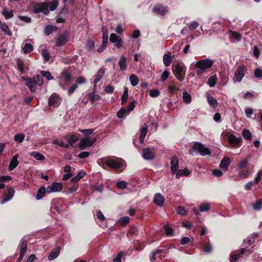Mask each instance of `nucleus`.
<instances>
[{
    "instance_id": "f257e3e1",
    "label": "nucleus",
    "mask_w": 262,
    "mask_h": 262,
    "mask_svg": "<svg viewBox=\"0 0 262 262\" xmlns=\"http://www.w3.org/2000/svg\"><path fill=\"white\" fill-rule=\"evenodd\" d=\"M58 6V2L54 0L51 2H42L36 5L34 7V12L38 13H43L45 15H48L49 11H54Z\"/></svg>"
},
{
    "instance_id": "f03ea898",
    "label": "nucleus",
    "mask_w": 262,
    "mask_h": 262,
    "mask_svg": "<svg viewBox=\"0 0 262 262\" xmlns=\"http://www.w3.org/2000/svg\"><path fill=\"white\" fill-rule=\"evenodd\" d=\"M213 63L214 61L209 58L199 60L194 65L196 75L202 74L205 71L211 68Z\"/></svg>"
},
{
    "instance_id": "7ed1b4c3",
    "label": "nucleus",
    "mask_w": 262,
    "mask_h": 262,
    "mask_svg": "<svg viewBox=\"0 0 262 262\" xmlns=\"http://www.w3.org/2000/svg\"><path fill=\"white\" fill-rule=\"evenodd\" d=\"M172 72L176 77L180 81H183L185 77L186 68L183 63H178L172 66Z\"/></svg>"
},
{
    "instance_id": "20e7f679",
    "label": "nucleus",
    "mask_w": 262,
    "mask_h": 262,
    "mask_svg": "<svg viewBox=\"0 0 262 262\" xmlns=\"http://www.w3.org/2000/svg\"><path fill=\"white\" fill-rule=\"evenodd\" d=\"M192 149L195 151H198L201 156H205L209 155L211 154L209 149L205 147L204 145L200 143H195L192 147Z\"/></svg>"
},
{
    "instance_id": "39448f33",
    "label": "nucleus",
    "mask_w": 262,
    "mask_h": 262,
    "mask_svg": "<svg viewBox=\"0 0 262 262\" xmlns=\"http://www.w3.org/2000/svg\"><path fill=\"white\" fill-rule=\"evenodd\" d=\"M247 68L245 66L239 67L235 71L234 76L233 78L234 82H239L241 81L245 76V72L247 71Z\"/></svg>"
},
{
    "instance_id": "423d86ee",
    "label": "nucleus",
    "mask_w": 262,
    "mask_h": 262,
    "mask_svg": "<svg viewBox=\"0 0 262 262\" xmlns=\"http://www.w3.org/2000/svg\"><path fill=\"white\" fill-rule=\"evenodd\" d=\"M96 141V138L91 139L90 137L82 138L79 143V148L81 150L84 149L87 147H90Z\"/></svg>"
},
{
    "instance_id": "0eeeda50",
    "label": "nucleus",
    "mask_w": 262,
    "mask_h": 262,
    "mask_svg": "<svg viewBox=\"0 0 262 262\" xmlns=\"http://www.w3.org/2000/svg\"><path fill=\"white\" fill-rule=\"evenodd\" d=\"M110 41L114 44V46L118 49H120L123 46V40L121 37L115 33H112L110 38Z\"/></svg>"
},
{
    "instance_id": "6e6552de",
    "label": "nucleus",
    "mask_w": 262,
    "mask_h": 262,
    "mask_svg": "<svg viewBox=\"0 0 262 262\" xmlns=\"http://www.w3.org/2000/svg\"><path fill=\"white\" fill-rule=\"evenodd\" d=\"M104 161L107 166L113 169L119 168L121 166V163L118 161L117 158H106L104 159Z\"/></svg>"
},
{
    "instance_id": "1a4fd4ad",
    "label": "nucleus",
    "mask_w": 262,
    "mask_h": 262,
    "mask_svg": "<svg viewBox=\"0 0 262 262\" xmlns=\"http://www.w3.org/2000/svg\"><path fill=\"white\" fill-rule=\"evenodd\" d=\"M22 79L26 81V86H27L32 93L36 92L37 85H38L33 79L29 77H23Z\"/></svg>"
},
{
    "instance_id": "9d476101",
    "label": "nucleus",
    "mask_w": 262,
    "mask_h": 262,
    "mask_svg": "<svg viewBox=\"0 0 262 262\" xmlns=\"http://www.w3.org/2000/svg\"><path fill=\"white\" fill-rule=\"evenodd\" d=\"M69 40V35L67 32L59 35L56 38V45L61 47L65 45Z\"/></svg>"
},
{
    "instance_id": "9b49d317",
    "label": "nucleus",
    "mask_w": 262,
    "mask_h": 262,
    "mask_svg": "<svg viewBox=\"0 0 262 262\" xmlns=\"http://www.w3.org/2000/svg\"><path fill=\"white\" fill-rule=\"evenodd\" d=\"M15 190L13 188L11 187H8L5 193V198L1 201V204H3L12 199Z\"/></svg>"
},
{
    "instance_id": "f8f14e48",
    "label": "nucleus",
    "mask_w": 262,
    "mask_h": 262,
    "mask_svg": "<svg viewBox=\"0 0 262 262\" xmlns=\"http://www.w3.org/2000/svg\"><path fill=\"white\" fill-rule=\"evenodd\" d=\"M62 189V184L60 183L54 182L46 188L47 193L59 192Z\"/></svg>"
},
{
    "instance_id": "ddd939ff",
    "label": "nucleus",
    "mask_w": 262,
    "mask_h": 262,
    "mask_svg": "<svg viewBox=\"0 0 262 262\" xmlns=\"http://www.w3.org/2000/svg\"><path fill=\"white\" fill-rule=\"evenodd\" d=\"M60 103V97L56 94H53L48 99V104L50 106L57 107Z\"/></svg>"
},
{
    "instance_id": "4468645a",
    "label": "nucleus",
    "mask_w": 262,
    "mask_h": 262,
    "mask_svg": "<svg viewBox=\"0 0 262 262\" xmlns=\"http://www.w3.org/2000/svg\"><path fill=\"white\" fill-rule=\"evenodd\" d=\"M27 248V242L26 240L22 239L20 242V246H19V257H18L17 261H20L23 257L24 256L26 251Z\"/></svg>"
},
{
    "instance_id": "2eb2a0df",
    "label": "nucleus",
    "mask_w": 262,
    "mask_h": 262,
    "mask_svg": "<svg viewBox=\"0 0 262 262\" xmlns=\"http://www.w3.org/2000/svg\"><path fill=\"white\" fill-rule=\"evenodd\" d=\"M142 157L146 160H151L154 158L155 154L151 148H147L143 150Z\"/></svg>"
},
{
    "instance_id": "dca6fc26",
    "label": "nucleus",
    "mask_w": 262,
    "mask_h": 262,
    "mask_svg": "<svg viewBox=\"0 0 262 262\" xmlns=\"http://www.w3.org/2000/svg\"><path fill=\"white\" fill-rule=\"evenodd\" d=\"M153 12L156 14H160L161 15H164L168 11L167 6H163L161 5L156 6L154 7Z\"/></svg>"
},
{
    "instance_id": "f3484780",
    "label": "nucleus",
    "mask_w": 262,
    "mask_h": 262,
    "mask_svg": "<svg viewBox=\"0 0 262 262\" xmlns=\"http://www.w3.org/2000/svg\"><path fill=\"white\" fill-rule=\"evenodd\" d=\"M105 73V70L103 68L100 69L97 74L94 76V88L96 87V84L102 78Z\"/></svg>"
},
{
    "instance_id": "a211bd4d",
    "label": "nucleus",
    "mask_w": 262,
    "mask_h": 262,
    "mask_svg": "<svg viewBox=\"0 0 262 262\" xmlns=\"http://www.w3.org/2000/svg\"><path fill=\"white\" fill-rule=\"evenodd\" d=\"M170 164L171 172L173 174L177 171L179 168V160L177 157L174 156L171 158Z\"/></svg>"
},
{
    "instance_id": "6ab92c4d",
    "label": "nucleus",
    "mask_w": 262,
    "mask_h": 262,
    "mask_svg": "<svg viewBox=\"0 0 262 262\" xmlns=\"http://www.w3.org/2000/svg\"><path fill=\"white\" fill-rule=\"evenodd\" d=\"M164 201V198L161 194L158 193L155 195L154 202L156 205L161 207L163 205Z\"/></svg>"
},
{
    "instance_id": "aec40b11",
    "label": "nucleus",
    "mask_w": 262,
    "mask_h": 262,
    "mask_svg": "<svg viewBox=\"0 0 262 262\" xmlns=\"http://www.w3.org/2000/svg\"><path fill=\"white\" fill-rule=\"evenodd\" d=\"M148 130V126L146 124H144L143 126L141 127L140 132V136L139 138L140 142L141 143H143L144 141L145 137L147 133Z\"/></svg>"
},
{
    "instance_id": "412c9836",
    "label": "nucleus",
    "mask_w": 262,
    "mask_h": 262,
    "mask_svg": "<svg viewBox=\"0 0 262 262\" xmlns=\"http://www.w3.org/2000/svg\"><path fill=\"white\" fill-rule=\"evenodd\" d=\"M18 154H16L13 157L9 165L8 169L9 170H12L17 166L18 165Z\"/></svg>"
},
{
    "instance_id": "4be33fe9",
    "label": "nucleus",
    "mask_w": 262,
    "mask_h": 262,
    "mask_svg": "<svg viewBox=\"0 0 262 262\" xmlns=\"http://www.w3.org/2000/svg\"><path fill=\"white\" fill-rule=\"evenodd\" d=\"M118 65L121 71H124L127 68V58L124 55H121L118 62Z\"/></svg>"
},
{
    "instance_id": "5701e85b",
    "label": "nucleus",
    "mask_w": 262,
    "mask_h": 262,
    "mask_svg": "<svg viewBox=\"0 0 262 262\" xmlns=\"http://www.w3.org/2000/svg\"><path fill=\"white\" fill-rule=\"evenodd\" d=\"M60 251V247L59 246H57L49 253L48 259L50 260H52L56 258L58 256Z\"/></svg>"
},
{
    "instance_id": "b1692460",
    "label": "nucleus",
    "mask_w": 262,
    "mask_h": 262,
    "mask_svg": "<svg viewBox=\"0 0 262 262\" xmlns=\"http://www.w3.org/2000/svg\"><path fill=\"white\" fill-rule=\"evenodd\" d=\"M228 140L230 144L232 145H237L241 141V138H236L233 134H231L229 136Z\"/></svg>"
},
{
    "instance_id": "393cba45",
    "label": "nucleus",
    "mask_w": 262,
    "mask_h": 262,
    "mask_svg": "<svg viewBox=\"0 0 262 262\" xmlns=\"http://www.w3.org/2000/svg\"><path fill=\"white\" fill-rule=\"evenodd\" d=\"M58 30L57 27L53 25H47L45 27L44 32L47 35H49L53 32H56Z\"/></svg>"
},
{
    "instance_id": "a878e982",
    "label": "nucleus",
    "mask_w": 262,
    "mask_h": 262,
    "mask_svg": "<svg viewBox=\"0 0 262 262\" xmlns=\"http://www.w3.org/2000/svg\"><path fill=\"white\" fill-rule=\"evenodd\" d=\"M231 162V161L230 159L227 157H224L222 160L221 161L220 164V168L224 169H226L228 166L229 165L230 163Z\"/></svg>"
},
{
    "instance_id": "bb28decb",
    "label": "nucleus",
    "mask_w": 262,
    "mask_h": 262,
    "mask_svg": "<svg viewBox=\"0 0 262 262\" xmlns=\"http://www.w3.org/2000/svg\"><path fill=\"white\" fill-rule=\"evenodd\" d=\"M176 173V178L177 179L180 178L181 176H188L190 172L189 170L185 168L183 170H178L175 172Z\"/></svg>"
},
{
    "instance_id": "cd10ccee",
    "label": "nucleus",
    "mask_w": 262,
    "mask_h": 262,
    "mask_svg": "<svg viewBox=\"0 0 262 262\" xmlns=\"http://www.w3.org/2000/svg\"><path fill=\"white\" fill-rule=\"evenodd\" d=\"M61 77L67 82H69L71 81L72 75L69 70H65L61 73Z\"/></svg>"
},
{
    "instance_id": "c85d7f7f",
    "label": "nucleus",
    "mask_w": 262,
    "mask_h": 262,
    "mask_svg": "<svg viewBox=\"0 0 262 262\" xmlns=\"http://www.w3.org/2000/svg\"><path fill=\"white\" fill-rule=\"evenodd\" d=\"M64 138L70 145H73L76 142L78 141V137L75 135L67 136Z\"/></svg>"
},
{
    "instance_id": "c756f323",
    "label": "nucleus",
    "mask_w": 262,
    "mask_h": 262,
    "mask_svg": "<svg viewBox=\"0 0 262 262\" xmlns=\"http://www.w3.org/2000/svg\"><path fill=\"white\" fill-rule=\"evenodd\" d=\"M46 192H47L46 188L43 186L41 187L37 191L36 195V199L39 200L42 199L44 196Z\"/></svg>"
},
{
    "instance_id": "7c9ffc66",
    "label": "nucleus",
    "mask_w": 262,
    "mask_h": 262,
    "mask_svg": "<svg viewBox=\"0 0 262 262\" xmlns=\"http://www.w3.org/2000/svg\"><path fill=\"white\" fill-rule=\"evenodd\" d=\"M30 155L38 161H44L46 159L45 157L43 155L37 151H32L30 154Z\"/></svg>"
},
{
    "instance_id": "2f4dec72",
    "label": "nucleus",
    "mask_w": 262,
    "mask_h": 262,
    "mask_svg": "<svg viewBox=\"0 0 262 262\" xmlns=\"http://www.w3.org/2000/svg\"><path fill=\"white\" fill-rule=\"evenodd\" d=\"M171 53H168L163 56V62L166 66H169L172 61Z\"/></svg>"
},
{
    "instance_id": "473e14b6",
    "label": "nucleus",
    "mask_w": 262,
    "mask_h": 262,
    "mask_svg": "<svg viewBox=\"0 0 262 262\" xmlns=\"http://www.w3.org/2000/svg\"><path fill=\"white\" fill-rule=\"evenodd\" d=\"M249 173V171L248 170H242L236 178V180H238L240 179H246L248 177Z\"/></svg>"
},
{
    "instance_id": "72a5a7b5",
    "label": "nucleus",
    "mask_w": 262,
    "mask_h": 262,
    "mask_svg": "<svg viewBox=\"0 0 262 262\" xmlns=\"http://www.w3.org/2000/svg\"><path fill=\"white\" fill-rule=\"evenodd\" d=\"M33 50V46L29 43H27L24 45L22 49V51L24 54H28L32 52Z\"/></svg>"
},
{
    "instance_id": "f704fd0d",
    "label": "nucleus",
    "mask_w": 262,
    "mask_h": 262,
    "mask_svg": "<svg viewBox=\"0 0 262 262\" xmlns=\"http://www.w3.org/2000/svg\"><path fill=\"white\" fill-rule=\"evenodd\" d=\"M163 251H164L162 249H156V250L152 251L150 256V261L152 262H154L156 259L157 255L163 253Z\"/></svg>"
},
{
    "instance_id": "c9c22d12",
    "label": "nucleus",
    "mask_w": 262,
    "mask_h": 262,
    "mask_svg": "<svg viewBox=\"0 0 262 262\" xmlns=\"http://www.w3.org/2000/svg\"><path fill=\"white\" fill-rule=\"evenodd\" d=\"M100 97L98 94L92 92L89 94V99L92 104L95 103L99 99Z\"/></svg>"
},
{
    "instance_id": "e433bc0d",
    "label": "nucleus",
    "mask_w": 262,
    "mask_h": 262,
    "mask_svg": "<svg viewBox=\"0 0 262 262\" xmlns=\"http://www.w3.org/2000/svg\"><path fill=\"white\" fill-rule=\"evenodd\" d=\"M207 101L209 104L213 108L217 107L218 103L217 100L212 96H207Z\"/></svg>"
},
{
    "instance_id": "4c0bfd02",
    "label": "nucleus",
    "mask_w": 262,
    "mask_h": 262,
    "mask_svg": "<svg viewBox=\"0 0 262 262\" xmlns=\"http://www.w3.org/2000/svg\"><path fill=\"white\" fill-rule=\"evenodd\" d=\"M11 180L10 176H1L0 177V189H2L5 187V182L9 181Z\"/></svg>"
},
{
    "instance_id": "58836bf2",
    "label": "nucleus",
    "mask_w": 262,
    "mask_h": 262,
    "mask_svg": "<svg viewBox=\"0 0 262 262\" xmlns=\"http://www.w3.org/2000/svg\"><path fill=\"white\" fill-rule=\"evenodd\" d=\"M16 63L18 70L21 74H23L25 70L24 62L19 58L16 59Z\"/></svg>"
},
{
    "instance_id": "ea45409f",
    "label": "nucleus",
    "mask_w": 262,
    "mask_h": 262,
    "mask_svg": "<svg viewBox=\"0 0 262 262\" xmlns=\"http://www.w3.org/2000/svg\"><path fill=\"white\" fill-rule=\"evenodd\" d=\"M107 36L106 34H104V36H102V43L101 46L97 50V51L99 53H101L103 51V50L106 48L107 45Z\"/></svg>"
},
{
    "instance_id": "a19ab883",
    "label": "nucleus",
    "mask_w": 262,
    "mask_h": 262,
    "mask_svg": "<svg viewBox=\"0 0 262 262\" xmlns=\"http://www.w3.org/2000/svg\"><path fill=\"white\" fill-rule=\"evenodd\" d=\"M216 81L217 77L215 75H213L208 78L207 83L210 87L212 88L216 84Z\"/></svg>"
},
{
    "instance_id": "79ce46f5",
    "label": "nucleus",
    "mask_w": 262,
    "mask_h": 262,
    "mask_svg": "<svg viewBox=\"0 0 262 262\" xmlns=\"http://www.w3.org/2000/svg\"><path fill=\"white\" fill-rule=\"evenodd\" d=\"M32 79L38 85L41 86L43 84V81L41 76L35 75Z\"/></svg>"
},
{
    "instance_id": "37998d69",
    "label": "nucleus",
    "mask_w": 262,
    "mask_h": 262,
    "mask_svg": "<svg viewBox=\"0 0 262 262\" xmlns=\"http://www.w3.org/2000/svg\"><path fill=\"white\" fill-rule=\"evenodd\" d=\"M2 14L5 16V18L8 19L13 16V12L12 10L8 11L6 9H3Z\"/></svg>"
},
{
    "instance_id": "c03bdc74",
    "label": "nucleus",
    "mask_w": 262,
    "mask_h": 262,
    "mask_svg": "<svg viewBox=\"0 0 262 262\" xmlns=\"http://www.w3.org/2000/svg\"><path fill=\"white\" fill-rule=\"evenodd\" d=\"M129 80L132 86H135L137 85L139 82V79L137 76L133 74L129 77Z\"/></svg>"
},
{
    "instance_id": "a18cd8bd",
    "label": "nucleus",
    "mask_w": 262,
    "mask_h": 262,
    "mask_svg": "<svg viewBox=\"0 0 262 262\" xmlns=\"http://www.w3.org/2000/svg\"><path fill=\"white\" fill-rule=\"evenodd\" d=\"M183 101L185 103L187 104H189L191 101V97L190 94H189L186 92H184L183 93Z\"/></svg>"
},
{
    "instance_id": "49530a36",
    "label": "nucleus",
    "mask_w": 262,
    "mask_h": 262,
    "mask_svg": "<svg viewBox=\"0 0 262 262\" xmlns=\"http://www.w3.org/2000/svg\"><path fill=\"white\" fill-rule=\"evenodd\" d=\"M127 110L122 107L118 112L117 116L119 118H122L124 116H126L129 113H127Z\"/></svg>"
},
{
    "instance_id": "de8ad7c7",
    "label": "nucleus",
    "mask_w": 262,
    "mask_h": 262,
    "mask_svg": "<svg viewBox=\"0 0 262 262\" xmlns=\"http://www.w3.org/2000/svg\"><path fill=\"white\" fill-rule=\"evenodd\" d=\"M55 144L59 145L60 147L67 148L69 147V144L64 143L62 140L59 139H55L53 141Z\"/></svg>"
},
{
    "instance_id": "09e8293b",
    "label": "nucleus",
    "mask_w": 262,
    "mask_h": 262,
    "mask_svg": "<svg viewBox=\"0 0 262 262\" xmlns=\"http://www.w3.org/2000/svg\"><path fill=\"white\" fill-rule=\"evenodd\" d=\"M85 174V173L83 171L79 172L75 177H73L71 179V181L73 183H76L80 180Z\"/></svg>"
},
{
    "instance_id": "8fccbe9b",
    "label": "nucleus",
    "mask_w": 262,
    "mask_h": 262,
    "mask_svg": "<svg viewBox=\"0 0 262 262\" xmlns=\"http://www.w3.org/2000/svg\"><path fill=\"white\" fill-rule=\"evenodd\" d=\"M242 135L244 138L247 140H251L252 139V134L251 132L246 129L243 130Z\"/></svg>"
},
{
    "instance_id": "3c124183",
    "label": "nucleus",
    "mask_w": 262,
    "mask_h": 262,
    "mask_svg": "<svg viewBox=\"0 0 262 262\" xmlns=\"http://www.w3.org/2000/svg\"><path fill=\"white\" fill-rule=\"evenodd\" d=\"M253 209L255 210H259L262 208V201L257 200L253 205Z\"/></svg>"
},
{
    "instance_id": "603ef678",
    "label": "nucleus",
    "mask_w": 262,
    "mask_h": 262,
    "mask_svg": "<svg viewBox=\"0 0 262 262\" xmlns=\"http://www.w3.org/2000/svg\"><path fill=\"white\" fill-rule=\"evenodd\" d=\"M1 30L5 32L6 34L11 36L12 35L11 32L8 28V26L5 24H2L0 27Z\"/></svg>"
},
{
    "instance_id": "864d4df0",
    "label": "nucleus",
    "mask_w": 262,
    "mask_h": 262,
    "mask_svg": "<svg viewBox=\"0 0 262 262\" xmlns=\"http://www.w3.org/2000/svg\"><path fill=\"white\" fill-rule=\"evenodd\" d=\"M128 90L126 88H124L123 94L121 98L122 104H124L126 102L127 98H128Z\"/></svg>"
},
{
    "instance_id": "5fc2aeb1",
    "label": "nucleus",
    "mask_w": 262,
    "mask_h": 262,
    "mask_svg": "<svg viewBox=\"0 0 262 262\" xmlns=\"http://www.w3.org/2000/svg\"><path fill=\"white\" fill-rule=\"evenodd\" d=\"M41 76L46 78L48 80H51L53 79L49 72L42 71H41Z\"/></svg>"
},
{
    "instance_id": "6e6d98bb",
    "label": "nucleus",
    "mask_w": 262,
    "mask_h": 262,
    "mask_svg": "<svg viewBox=\"0 0 262 262\" xmlns=\"http://www.w3.org/2000/svg\"><path fill=\"white\" fill-rule=\"evenodd\" d=\"M229 32L231 33L232 37H233L235 40L237 41L241 40V34L239 33L231 30H230Z\"/></svg>"
},
{
    "instance_id": "4d7b16f0",
    "label": "nucleus",
    "mask_w": 262,
    "mask_h": 262,
    "mask_svg": "<svg viewBox=\"0 0 262 262\" xmlns=\"http://www.w3.org/2000/svg\"><path fill=\"white\" fill-rule=\"evenodd\" d=\"M149 95L152 98H156L160 95V91L157 89H152L150 90Z\"/></svg>"
},
{
    "instance_id": "13d9d810",
    "label": "nucleus",
    "mask_w": 262,
    "mask_h": 262,
    "mask_svg": "<svg viewBox=\"0 0 262 262\" xmlns=\"http://www.w3.org/2000/svg\"><path fill=\"white\" fill-rule=\"evenodd\" d=\"M41 55L43 57L45 61H48L50 58V53L46 49H43L41 51Z\"/></svg>"
},
{
    "instance_id": "bf43d9fd",
    "label": "nucleus",
    "mask_w": 262,
    "mask_h": 262,
    "mask_svg": "<svg viewBox=\"0 0 262 262\" xmlns=\"http://www.w3.org/2000/svg\"><path fill=\"white\" fill-rule=\"evenodd\" d=\"M92 189L93 191H96L99 192H102L103 189V186L102 185H94L92 186Z\"/></svg>"
},
{
    "instance_id": "052dcab7",
    "label": "nucleus",
    "mask_w": 262,
    "mask_h": 262,
    "mask_svg": "<svg viewBox=\"0 0 262 262\" xmlns=\"http://www.w3.org/2000/svg\"><path fill=\"white\" fill-rule=\"evenodd\" d=\"M164 229L165 234L167 235H171L172 234L173 230L169 225H165L164 226Z\"/></svg>"
},
{
    "instance_id": "680f3d73",
    "label": "nucleus",
    "mask_w": 262,
    "mask_h": 262,
    "mask_svg": "<svg viewBox=\"0 0 262 262\" xmlns=\"http://www.w3.org/2000/svg\"><path fill=\"white\" fill-rule=\"evenodd\" d=\"M210 209V205L208 204H202L199 207V210L201 212L207 211Z\"/></svg>"
},
{
    "instance_id": "e2e57ef3",
    "label": "nucleus",
    "mask_w": 262,
    "mask_h": 262,
    "mask_svg": "<svg viewBox=\"0 0 262 262\" xmlns=\"http://www.w3.org/2000/svg\"><path fill=\"white\" fill-rule=\"evenodd\" d=\"M198 26L199 23L196 21H193L188 25L189 29L191 31L195 30L198 27Z\"/></svg>"
},
{
    "instance_id": "0e129e2a",
    "label": "nucleus",
    "mask_w": 262,
    "mask_h": 262,
    "mask_svg": "<svg viewBox=\"0 0 262 262\" xmlns=\"http://www.w3.org/2000/svg\"><path fill=\"white\" fill-rule=\"evenodd\" d=\"M25 138V135L23 134H19L14 136V140L18 143H21Z\"/></svg>"
},
{
    "instance_id": "69168bd1",
    "label": "nucleus",
    "mask_w": 262,
    "mask_h": 262,
    "mask_svg": "<svg viewBox=\"0 0 262 262\" xmlns=\"http://www.w3.org/2000/svg\"><path fill=\"white\" fill-rule=\"evenodd\" d=\"M79 132L83 134L84 136H89L91 135L94 131L93 129H80L78 130Z\"/></svg>"
},
{
    "instance_id": "338daca9",
    "label": "nucleus",
    "mask_w": 262,
    "mask_h": 262,
    "mask_svg": "<svg viewBox=\"0 0 262 262\" xmlns=\"http://www.w3.org/2000/svg\"><path fill=\"white\" fill-rule=\"evenodd\" d=\"M136 103H137V101H136V100H134L132 102H131L129 104L127 108L126 109L127 110V111H126L127 113H129V112L130 111H133L134 109V108H135V107L136 106Z\"/></svg>"
},
{
    "instance_id": "774afa93",
    "label": "nucleus",
    "mask_w": 262,
    "mask_h": 262,
    "mask_svg": "<svg viewBox=\"0 0 262 262\" xmlns=\"http://www.w3.org/2000/svg\"><path fill=\"white\" fill-rule=\"evenodd\" d=\"M129 221L130 219L128 216H124L121 218L119 222L122 225H124L128 224Z\"/></svg>"
}]
</instances>
